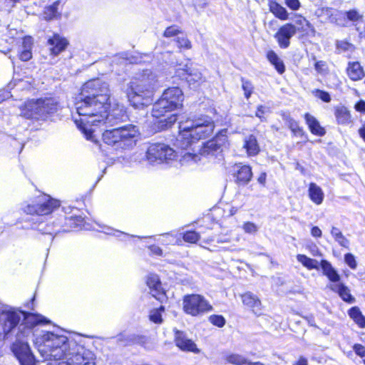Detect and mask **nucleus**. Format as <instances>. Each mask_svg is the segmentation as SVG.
I'll use <instances>...</instances> for the list:
<instances>
[{
	"label": "nucleus",
	"mask_w": 365,
	"mask_h": 365,
	"mask_svg": "<svg viewBox=\"0 0 365 365\" xmlns=\"http://www.w3.org/2000/svg\"><path fill=\"white\" fill-rule=\"evenodd\" d=\"M31 333L35 346L44 360H61L58 365H96V354L84 347L81 335L68 337L21 324L11 349L21 365H36L27 341Z\"/></svg>",
	"instance_id": "nucleus-1"
},
{
	"label": "nucleus",
	"mask_w": 365,
	"mask_h": 365,
	"mask_svg": "<svg viewBox=\"0 0 365 365\" xmlns=\"http://www.w3.org/2000/svg\"><path fill=\"white\" fill-rule=\"evenodd\" d=\"M79 118L74 121L87 140L98 143L100 128L106 124L113 125L125 116L123 106L115 104L112 109L110 89L107 83L101 79L86 82L75 103Z\"/></svg>",
	"instance_id": "nucleus-2"
},
{
	"label": "nucleus",
	"mask_w": 365,
	"mask_h": 365,
	"mask_svg": "<svg viewBox=\"0 0 365 365\" xmlns=\"http://www.w3.org/2000/svg\"><path fill=\"white\" fill-rule=\"evenodd\" d=\"M178 145L182 150L190 148L195 151L196 144L202 138L209 137L214 130L215 123L208 115H201L180 123Z\"/></svg>",
	"instance_id": "nucleus-3"
},
{
	"label": "nucleus",
	"mask_w": 365,
	"mask_h": 365,
	"mask_svg": "<svg viewBox=\"0 0 365 365\" xmlns=\"http://www.w3.org/2000/svg\"><path fill=\"white\" fill-rule=\"evenodd\" d=\"M47 323H49V320L41 314L26 313L12 307L0 306V335L4 339L15 336L21 324L26 327H35Z\"/></svg>",
	"instance_id": "nucleus-4"
},
{
	"label": "nucleus",
	"mask_w": 365,
	"mask_h": 365,
	"mask_svg": "<svg viewBox=\"0 0 365 365\" xmlns=\"http://www.w3.org/2000/svg\"><path fill=\"white\" fill-rule=\"evenodd\" d=\"M158 86L157 76L150 70H143L128 86L126 95L130 103L136 108L150 105Z\"/></svg>",
	"instance_id": "nucleus-5"
},
{
	"label": "nucleus",
	"mask_w": 365,
	"mask_h": 365,
	"mask_svg": "<svg viewBox=\"0 0 365 365\" xmlns=\"http://www.w3.org/2000/svg\"><path fill=\"white\" fill-rule=\"evenodd\" d=\"M227 129H222L212 139L206 142L200 148L199 154L192 151L185 152L182 155L180 163L182 165H188L201 160L202 156H215L222 152L228 146Z\"/></svg>",
	"instance_id": "nucleus-6"
},
{
	"label": "nucleus",
	"mask_w": 365,
	"mask_h": 365,
	"mask_svg": "<svg viewBox=\"0 0 365 365\" xmlns=\"http://www.w3.org/2000/svg\"><path fill=\"white\" fill-rule=\"evenodd\" d=\"M55 99L40 98L27 101L21 108V115L28 119L45 120L58 110Z\"/></svg>",
	"instance_id": "nucleus-7"
},
{
	"label": "nucleus",
	"mask_w": 365,
	"mask_h": 365,
	"mask_svg": "<svg viewBox=\"0 0 365 365\" xmlns=\"http://www.w3.org/2000/svg\"><path fill=\"white\" fill-rule=\"evenodd\" d=\"M140 135L139 129L134 125H127L112 130H106L102 134L105 143L116 146L117 148H126L132 146Z\"/></svg>",
	"instance_id": "nucleus-8"
},
{
	"label": "nucleus",
	"mask_w": 365,
	"mask_h": 365,
	"mask_svg": "<svg viewBox=\"0 0 365 365\" xmlns=\"http://www.w3.org/2000/svg\"><path fill=\"white\" fill-rule=\"evenodd\" d=\"M178 109V108L169 101L165 98L163 95L161 98L153 105L152 110V115L160 119L158 123L161 129H165L170 127L176 120V114H171L166 118H164L167 113Z\"/></svg>",
	"instance_id": "nucleus-9"
},
{
	"label": "nucleus",
	"mask_w": 365,
	"mask_h": 365,
	"mask_svg": "<svg viewBox=\"0 0 365 365\" xmlns=\"http://www.w3.org/2000/svg\"><path fill=\"white\" fill-rule=\"evenodd\" d=\"M184 311L192 316H198L212 310V305L202 295L190 294L184 297Z\"/></svg>",
	"instance_id": "nucleus-10"
},
{
	"label": "nucleus",
	"mask_w": 365,
	"mask_h": 365,
	"mask_svg": "<svg viewBox=\"0 0 365 365\" xmlns=\"http://www.w3.org/2000/svg\"><path fill=\"white\" fill-rule=\"evenodd\" d=\"M59 206L58 200L53 199L48 195H41L36 198L34 203L27 205L24 210L30 215H45L51 213Z\"/></svg>",
	"instance_id": "nucleus-11"
},
{
	"label": "nucleus",
	"mask_w": 365,
	"mask_h": 365,
	"mask_svg": "<svg viewBox=\"0 0 365 365\" xmlns=\"http://www.w3.org/2000/svg\"><path fill=\"white\" fill-rule=\"evenodd\" d=\"M176 156L173 148L163 143L150 145L146 152V158L150 163H161L172 160Z\"/></svg>",
	"instance_id": "nucleus-12"
},
{
	"label": "nucleus",
	"mask_w": 365,
	"mask_h": 365,
	"mask_svg": "<svg viewBox=\"0 0 365 365\" xmlns=\"http://www.w3.org/2000/svg\"><path fill=\"white\" fill-rule=\"evenodd\" d=\"M176 73L180 78H185L190 88H197L205 81V77L191 63L179 64L176 68Z\"/></svg>",
	"instance_id": "nucleus-13"
},
{
	"label": "nucleus",
	"mask_w": 365,
	"mask_h": 365,
	"mask_svg": "<svg viewBox=\"0 0 365 365\" xmlns=\"http://www.w3.org/2000/svg\"><path fill=\"white\" fill-rule=\"evenodd\" d=\"M297 29L292 23H286L282 25L274 35L281 48L285 49L290 46L291 38L297 34Z\"/></svg>",
	"instance_id": "nucleus-14"
},
{
	"label": "nucleus",
	"mask_w": 365,
	"mask_h": 365,
	"mask_svg": "<svg viewBox=\"0 0 365 365\" xmlns=\"http://www.w3.org/2000/svg\"><path fill=\"white\" fill-rule=\"evenodd\" d=\"M315 13L322 21H329L339 26H345V14L341 11L329 7H321L317 9Z\"/></svg>",
	"instance_id": "nucleus-15"
},
{
	"label": "nucleus",
	"mask_w": 365,
	"mask_h": 365,
	"mask_svg": "<svg viewBox=\"0 0 365 365\" xmlns=\"http://www.w3.org/2000/svg\"><path fill=\"white\" fill-rule=\"evenodd\" d=\"M146 283L152 296L156 299L163 302L165 298V294L159 277L155 274H149L147 277Z\"/></svg>",
	"instance_id": "nucleus-16"
},
{
	"label": "nucleus",
	"mask_w": 365,
	"mask_h": 365,
	"mask_svg": "<svg viewBox=\"0 0 365 365\" xmlns=\"http://www.w3.org/2000/svg\"><path fill=\"white\" fill-rule=\"evenodd\" d=\"M17 53L19 59L27 61L32 58V48L34 41L31 36H24L18 41Z\"/></svg>",
	"instance_id": "nucleus-17"
},
{
	"label": "nucleus",
	"mask_w": 365,
	"mask_h": 365,
	"mask_svg": "<svg viewBox=\"0 0 365 365\" xmlns=\"http://www.w3.org/2000/svg\"><path fill=\"white\" fill-rule=\"evenodd\" d=\"M327 287L335 293H337L340 298L348 304L356 302L355 297L351 294L350 289L342 282L337 284H329Z\"/></svg>",
	"instance_id": "nucleus-18"
},
{
	"label": "nucleus",
	"mask_w": 365,
	"mask_h": 365,
	"mask_svg": "<svg viewBox=\"0 0 365 365\" xmlns=\"http://www.w3.org/2000/svg\"><path fill=\"white\" fill-rule=\"evenodd\" d=\"M175 344L182 351H192L194 353L200 352L196 344L191 339H189L182 331H176Z\"/></svg>",
	"instance_id": "nucleus-19"
},
{
	"label": "nucleus",
	"mask_w": 365,
	"mask_h": 365,
	"mask_svg": "<svg viewBox=\"0 0 365 365\" xmlns=\"http://www.w3.org/2000/svg\"><path fill=\"white\" fill-rule=\"evenodd\" d=\"M163 96L167 98L170 103H173L178 108L182 106L183 101V94L182 91L178 87H173L166 89Z\"/></svg>",
	"instance_id": "nucleus-20"
},
{
	"label": "nucleus",
	"mask_w": 365,
	"mask_h": 365,
	"mask_svg": "<svg viewBox=\"0 0 365 365\" xmlns=\"http://www.w3.org/2000/svg\"><path fill=\"white\" fill-rule=\"evenodd\" d=\"M48 43L50 46L51 53L56 56L65 50L68 45V41L65 38L55 34L53 36L48 39Z\"/></svg>",
	"instance_id": "nucleus-21"
},
{
	"label": "nucleus",
	"mask_w": 365,
	"mask_h": 365,
	"mask_svg": "<svg viewBox=\"0 0 365 365\" xmlns=\"http://www.w3.org/2000/svg\"><path fill=\"white\" fill-rule=\"evenodd\" d=\"M320 267L323 274L329 279L330 284H337L340 282V275L329 262L322 259L320 262Z\"/></svg>",
	"instance_id": "nucleus-22"
},
{
	"label": "nucleus",
	"mask_w": 365,
	"mask_h": 365,
	"mask_svg": "<svg viewBox=\"0 0 365 365\" xmlns=\"http://www.w3.org/2000/svg\"><path fill=\"white\" fill-rule=\"evenodd\" d=\"M304 118L312 134L318 136H323L325 135V129L320 125L319 122L315 117L309 113H306L304 115Z\"/></svg>",
	"instance_id": "nucleus-23"
},
{
	"label": "nucleus",
	"mask_w": 365,
	"mask_h": 365,
	"mask_svg": "<svg viewBox=\"0 0 365 365\" xmlns=\"http://www.w3.org/2000/svg\"><path fill=\"white\" fill-rule=\"evenodd\" d=\"M346 73L352 81L361 80L364 76L363 67L359 62H349L346 68Z\"/></svg>",
	"instance_id": "nucleus-24"
},
{
	"label": "nucleus",
	"mask_w": 365,
	"mask_h": 365,
	"mask_svg": "<svg viewBox=\"0 0 365 365\" xmlns=\"http://www.w3.org/2000/svg\"><path fill=\"white\" fill-rule=\"evenodd\" d=\"M242 303L252 309L253 312L257 314L261 310V302L260 300L253 294L247 292L242 295Z\"/></svg>",
	"instance_id": "nucleus-25"
},
{
	"label": "nucleus",
	"mask_w": 365,
	"mask_h": 365,
	"mask_svg": "<svg viewBox=\"0 0 365 365\" xmlns=\"http://www.w3.org/2000/svg\"><path fill=\"white\" fill-rule=\"evenodd\" d=\"M308 195L310 200L317 205H321L324 198L322 188L314 182H311L309 185Z\"/></svg>",
	"instance_id": "nucleus-26"
},
{
	"label": "nucleus",
	"mask_w": 365,
	"mask_h": 365,
	"mask_svg": "<svg viewBox=\"0 0 365 365\" xmlns=\"http://www.w3.org/2000/svg\"><path fill=\"white\" fill-rule=\"evenodd\" d=\"M243 148H245L247 155L250 156L257 155L260 150L257 138L253 135L245 138Z\"/></svg>",
	"instance_id": "nucleus-27"
},
{
	"label": "nucleus",
	"mask_w": 365,
	"mask_h": 365,
	"mask_svg": "<svg viewBox=\"0 0 365 365\" xmlns=\"http://www.w3.org/2000/svg\"><path fill=\"white\" fill-rule=\"evenodd\" d=\"M237 180L242 184L249 182L252 177V169L248 165H237Z\"/></svg>",
	"instance_id": "nucleus-28"
},
{
	"label": "nucleus",
	"mask_w": 365,
	"mask_h": 365,
	"mask_svg": "<svg viewBox=\"0 0 365 365\" xmlns=\"http://www.w3.org/2000/svg\"><path fill=\"white\" fill-rule=\"evenodd\" d=\"M349 317L359 328H365V317L358 307H352L348 312Z\"/></svg>",
	"instance_id": "nucleus-29"
},
{
	"label": "nucleus",
	"mask_w": 365,
	"mask_h": 365,
	"mask_svg": "<svg viewBox=\"0 0 365 365\" xmlns=\"http://www.w3.org/2000/svg\"><path fill=\"white\" fill-rule=\"evenodd\" d=\"M269 11L278 19L282 21L289 19V14L287 9L276 1H270Z\"/></svg>",
	"instance_id": "nucleus-30"
},
{
	"label": "nucleus",
	"mask_w": 365,
	"mask_h": 365,
	"mask_svg": "<svg viewBox=\"0 0 365 365\" xmlns=\"http://www.w3.org/2000/svg\"><path fill=\"white\" fill-rule=\"evenodd\" d=\"M60 1H56L51 5L46 6L44 9L43 16L46 20H51L57 19L61 16V11H59Z\"/></svg>",
	"instance_id": "nucleus-31"
},
{
	"label": "nucleus",
	"mask_w": 365,
	"mask_h": 365,
	"mask_svg": "<svg viewBox=\"0 0 365 365\" xmlns=\"http://www.w3.org/2000/svg\"><path fill=\"white\" fill-rule=\"evenodd\" d=\"M224 360L233 365H246L247 359L242 355L232 352H227L223 356Z\"/></svg>",
	"instance_id": "nucleus-32"
},
{
	"label": "nucleus",
	"mask_w": 365,
	"mask_h": 365,
	"mask_svg": "<svg viewBox=\"0 0 365 365\" xmlns=\"http://www.w3.org/2000/svg\"><path fill=\"white\" fill-rule=\"evenodd\" d=\"M267 59L272 63L279 73L282 74L285 71V67L282 60L277 56V54L273 51H269L267 54Z\"/></svg>",
	"instance_id": "nucleus-33"
},
{
	"label": "nucleus",
	"mask_w": 365,
	"mask_h": 365,
	"mask_svg": "<svg viewBox=\"0 0 365 365\" xmlns=\"http://www.w3.org/2000/svg\"><path fill=\"white\" fill-rule=\"evenodd\" d=\"M297 259L299 262H300L304 267L307 269H319L320 263L317 259H312L304 255L299 254L297 255Z\"/></svg>",
	"instance_id": "nucleus-34"
},
{
	"label": "nucleus",
	"mask_w": 365,
	"mask_h": 365,
	"mask_svg": "<svg viewBox=\"0 0 365 365\" xmlns=\"http://www.w3.org/2000/svg\"><path fill=\"white\" fill-rule=\"evenodd\" d=\"M337 122L339 124L347 125L351 123V115L346 108L344 106L337 107L335 111Z\"/></svg>",
	"instance_id": "nucleus-35"
},
{
	"label": "nucleus",
	"mask_w": 365,
	"mask_h": 365,
	"mask_svg": "<svg viewBox=\"0 0 365 365\" xmlns=\"http://www.w3.org/2000/svg\"><path fill=\"white\" fill-rule=\"evenodd\" d=\"M331 234L334 240L341 246L346 248L349 247V241L346 239L340 230L336 227H332Z\"/></svg>",
	"instance_id": "nucleus-36"
},
{
	"label": "nucleus",
	"mask_w": 365,
	"mask_h": 365,
	"mask_svg": "<svg viewBox=\"0 0 365 365\" xmlns=\"http://www.w3.org/2000/svg\"><path fill=\"white\" fill-rule=\"evenodd\" d=\"M130 341L132 343L140 344L147 349L153 348L152 343L150 341V339L145 336L134 334L130 336Z\"/></svg>",
	"instance_id": "nucleus-37"
},
{
	"label": "nucleus",
	"mask_w": 365,
	"mask_h": 365,
	"mask_svg": "<svg viewBox=\"0 0 365 365\" xmlns=\"http://www.w3.org/2000/svg\"><path fill=\"white\" fill-rule=\"evenodd\" d=\"M294 26H297V31L304 32L307 28L311 27V24L304 16L295 14L294 15Z\"/></svg>",
	"instance_id": "nucleus-38"
},
{
	"label": "nucleus",
	"mask_w": 365,
	"mask_h": 365,
	"mask_svg": "<svg viewBox=\"0 0 365 365\" xmlns=\"http://www.w3.org/2000/svg\"><path fill=\"white\" fill-rule=\"evenodd\" d=\"M161 240H160L162 245H175L181 242L180 238L173 233H165L161 235Z\"/></svg>",
	"instance_id": "nucleus-39"
},
{
	"label": "nucleus",
	"mask_w": 365,
	"mask_h": 365,
	"mask_svg": "<svg viewBox=\"0 0 365 365\" xmlns=\"http://www.w3.org/2000/svg\"><path fill=\"white\" fill-rule=\"evenodd\" d=\"M165 311V308L160 306L159 309H154L150 312L149 319L155 324H160L163 322L162 312Z\"/></svg>",
	"instance_id": "nucleus-40"
},
{
	"label": "nucleus",
	"mask_w": 365,
	"mask_h": 365,
	"mask_svg": "<svg viewBox=\"0 0 365 365\" xmlns=\"http://www.w3.org/2000/svg\"><path fill=\"white\" fill-rule=\"evenodd\" d=\"M175 41L178 43V46L180 48L190 49L192 47L191 42L188 38L182 34V32L175 38Z\"/></svg>",
	"instance_id": "nucleus-41"
},
{
	"label": "nucleus",
	"mask_w": 365,
	"mask_h": 365,
	"mask_svg": "<svg viewBox=\"0 0 365 365\" xmlns=\"http://www.w3.org/2000/svg\"><path fill=\"white\" fill-rule=\"evenodd\" d=\"M181 33H182V31H180L179 27L174 25V26L168 27L165 30V31L163 33V36L166 38H171V37L177 38Z\"/></svg>",
	"instance_id": "nucleus-42"
},
{
	"label": "nucleus",
	"mask_w": 365,
	"mask_h": 365,
	"mask_svg": "<svg viewBox=\"0 0 365 365\" xmlns=\"http://www.w3.org/2000/svg\"><path fill=\"white\" fill-rule=\"evenodd\" d=\"M242 230L245 233L255 235L259 230V227L252 222H245L242 225Z\"/></svg>",
	"instance_id": "nucleus-43"
},
{
	"label": "nucleus",
	"mask_w": 365,
	"mask_h": 365,
	"mask_svg": "<svg viewBox=\"0 0 365 365\" xmlns=\"http://www.w3.org/2000/svg\"><path fill=\"white\" fill-rule=\"evenodd\" d=\"M182 238L185 242L195 243L200 239V235L195 231H188L183 234Z\"/></svg>",
	"instance_id": "nucleus-44"
},
{
	"label": "nucleus",
	"mask_w": 365,
	"mask_h": 365,
	"mask_svg": "<svg viewBox=\"0 0 365 365\" xmlns=\"http://www.w3.org/2000/svg\"><path fill=\"white\" fill-rule=\"evenodd\" d=\"M242 89L244 91L245 96L247 99H248L252 93L253 91V86L249 81H245V79H242Z\"/></svg>",
	"instance_id": "nucleus-45"
},
{
	"label": "nucleus",
	"mask_w": 365,
	"mask_h": 365,
	"mask_svg": "<svg viewBox=\"0 0 365 365\" xmlns=\"http://www.w3.org/2000/svg\"><path fill=\"white\" fill-rule=\"evenodd\" d=\"M209 319L212 324L218 327H222L225 324V319L221 315H211Z\"/></svg>",
	"instance_id": "nucleus-46"
},
{
	"label": "nucleus",
	"mask_w": 365,
	"mask_h": 365,
	"mask_svg": "<svg viewBox=\"0 0 365 365\" xmlns=\"http://www.w3.org/2000/svg\"><path fill=\"white\" fill-rule=\"evenodd\" d=\"M344 14H345V19L351 21H357L361 18V16L356 10H351L347 12H344ZM346 24V19H345V25Z\"/></svg>",
	"instance_id": "nucleus-47"
},
{
	"label": "nucleus",
	"mask_w": 365,
	"mask_h": 365,
	"mask_svg": "<svg viewBox=\"0 0 365 365\" xmlns=\"http://www.w3.org/2000/svg\"><path fill=\"white\" fill-rule=\"evenodd\" d=\"M344 261L346 264L352 269H355L357 267V263L354 256L351 253H347L344 255Z\"/></svg>",
	"instance_id": "nucleus-48"
},
{
	"label": "nucleus",
	"mask_w": 365,
	"mask_h": 365,
	"mask_svg": "<svg viewBox=\"0 0 365 365\" xmlns=\"http://www.w3.org/2000/svg\"><path fill=\"white\" fill-rule=\"evenodd\" d=\"M314 96L319 98H320L324 102L328 103L331 101V97L329 93L321 91V90H315L314 91Z\"/></svg>",
	"instance_id": "nucleus-49"
},
{
	"label": "nucleus",
	"mask_w": 365,
	"mask_h": 365,
	"mask_svg": "<svg viewBox=\"0 0 365 365\" xmlns=\"http://www.w3.org/2000/svg\"><path fill=\"white\" fill-rule=\"evenodd\" d=\"M8 35L11 38L16 39L19 41L24 37L21 31H18L16 29L9 28Z\"/></svg>",
	"instance_id": "nucleus-50"
},
{
	"label": "nucleus",
	"mask_w": 365,
	"mask_h": 365,
	"mask_svg": "<svg viewBox=\"0 0 365 365\" xmlns=\"http://www.w3.org/2000/svg\"><path fill=\"white\" fill-rule=\"evenodd\" d=\"M286 5L292 10L297 11L300 6L301 4L299 0H285Z\"/></svg>",
	"instance_id": "nucleus-51"
},
{
	"label": "nucleus",
	"mask_w": 365,
	"mask_h": 365,
	"mask_svg": "<svg viewBox=\"0 0 365 365\" xmlns=\"http://www.w3.org/2000/svg\"><path fill=\"white\" fill-rule=\"evenodd\" d=\"M337 48L343 51H351L353 49V45L347 41H341L337 43Z\"/></svg>",
	"instance_id": "nucleus-52"
},
{
	"label": "nucleus",
	"mask_w": 365,
	"mask_h": 365,
	"mask_svg": "<svg viewBox=\"0 0 365 365\" xmlns=\"http://www.w3.org/2000/svg\"><path fill=\"white\" fill-rule=\"evenodd\" d=\"M267 111V109L262 106H259L257 107L255 115L259 118L261 121L265 120L264 117V114Z\"/></svg>",
	"instance_id": "nucleus-53"
},
{
	"label": "nucleus",
	"mask_w": 365,
	"mask_h": 365,
	"mask_svg": "<svg viewBox=\"0 0 365 365\" xmlns=\"http://www.w3.org/2000/svg\"><path fill=\"white\" fill-rule=\"evenodd\" d=\"M354 351L361 357H365V347L361 344H355L354 346Z\"/></svg>",
	"instance_id": "nucleus-54"
},
{
	"label": "nucleus",
	"mask_w": 365,
	"mask_h": 365,
	"mask_svg": "<svg viewBox=\"0 0 365 365\" xmlns=\"http://www.w3.org/2000/svg\"><path fill=\"white\" fill-rule=\"evenodd\" d=\"M286 120L287 121L289 128L293 132H295L299 128L297 123L294 119L288 116Z\"/></svg>",
	"instance_id": "nucleus-55"
},
{
	"label": "nucleus",
	"mask_w": 365,
	"mask_h": 365,
	"mask_svg": "<svg viewBox=\"0 0 365 365\" xmlns=\"http://www.w3.org/2000/svg\"><path fill=\"white\" fill-rule=\"evenodd\" d=\"M148 248H149L151 254L158 255V256L163 255V250L159 246L153 245L150 246Z\"/></svg>",
	"instance_id": "nucleus-56"
},
{
	"label": "nucleus",
	"mask_w": 365,
	"mask_h": 365,
	"mask_svg": "<svg viewBox=\"0 0 365 365\" xmlns=\"http://www.w3.org/2000/svg\"><path fill=\"white\" fill-rule=\"evenodd\" d=\"M11 93L6 90L0 91V103L11 97Z\"/></svg>",
	"instance_id": "nucleus-57"
},
{
	"label": "nucleus",
	"mask_w": 365,
	"mask_h": 365,
	"mask_svg": "<svg viewBox=\"0 0 365 365\" xmlns=\"http://www.w3.org/2000/svg\"><path fill=\"white\" fill-rule=\"evenodd\" d=\"M322 234V230L317 226L313 227L311 230V235L314 237H320Z\"/></svg>",
	"instance_id": "nucleus-58"
},
{
	"label": "nucleus",
	"mask_w": 365,
	"mask_h": 365,
	"mask_svg": "<svg viewBox=\"0 0 365 365\" xmlns=\"http://www.w3.org/2000/svg\"><path fill=\"white\" fill-rule=\"evenodd\" d=\"M355 108L357 111L365 112V101H360L355 105Z\"/></svg>",
	"instance_id": "nucleus-59"
},
{
	"label": "nucleus",
	"mask_w": 365,
	"mask_h": 365,
	"mask_svg": "<svg viewBox=\"0 0 365 365\" xmlns=\"http://www.w3.org/2000/svg\"><path fill=\"white\" fill-rule=\"evenodd\" d=\"M292 365H308V361L305 357L300 356Z\"/></svg>",
	"instance_id": "nucleus-60"
},
{
	"label": "nucleus",
	"mask_w": 365,
	"mask_h": 365,
	"mask_svg": "<svg viewBox=\"0 0 365 365\" xmlns=\"http://www.w3.org/2000/svg\"><path fill=\"white\" fill-rule=\"evenodd\" d=\"M27 81L24 80H19L16 83H14V86L16 87V89H21L23 88H27L26 86Z\"/></svg>",
	"instance_id": "nucleus-61"
},
{
	"label": "nucleus",
	"mask_w": 365,
	"mask_h": 365,
	"mask_svg": "<svg viewBox=\"0 0 365 365\" xmlns=\"http://www.w3.org/2000/svg\"><path fill=\"white\" fill-rule=\"evenodd\" d=\"M105 232L106 234H113L114 235H115L116 234H120V235H123L124 236H128V234H125V233H123V232H120L119 230H113V229L111 228H107V231H105Z\"/></svg>",
	"instance_id": "nucleus-62"
},
{
	"label": "nucleus",
	"mask_w": 365,
	"mask_h": 365,
	"mask_svg": "<svg viewBox=\"0 0 365 365\" xmlns=\"http://www.w3.org/2000/svg\"><path fill=\"white\" fill-rule=\"evenodd\" d=\"M266 178H267L266 173H262L257 178L258 182L264 185L265 182H266Z\"/></svg>",
	"instance_id": "nucleus-63"
},
{
	"label": "nucleus",
	"mask_w": 365,
	"mask_h": 365,
	"mask_svg": "<svg viewBox=\"0 0 365 365\" xmlns=\"http://www.w3.org/2000/svg\"><path fill=\"white\" fill-rule=\"evenodd\" d=\"M360 137L365 141V125L359 130Z\"/></svg>",
	"instance_id": "nucleus-64"
}]
</instances>
